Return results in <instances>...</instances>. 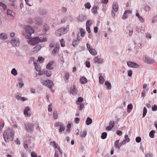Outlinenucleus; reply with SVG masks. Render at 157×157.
Masks as SVG:
<instances>
[{"label": "nucleus", "instance_id": "nucleus-1", "mask_svg": "<svg viewBox=\"0 0 157 157\" xmlns=\"http://www.w3.org/2000/svg\"><path fill=\"white\" fill-rule=\"evenodd\" d=\"M14 136V132L12 130H8L5 131L3 134V137L5 141L7 143L9 140L13 141Z\"/></svg>", "mask_w": 157, "mask_h": 157}, {"label": "nucleus", "instance_id": "nucleus-2", "mask_svg": "<svg viewBox=\"0 0 157 157\" xmlns=\"http://www.w3.org/2000/svg\"><path fill=\"white\" fill-rule=\"evenodd\" d=\"M43 41H45V40H41L39 37H36L31 38L28 41V42L30 44L34 45Z\"/></svg>", "mask_w": 157, "mask_h": 157}, {"label": "nucleus", "instance_id": "nucleus-3", "mask_svg": "<svg viewBox=\"0 0 157 157\" xmlns=\"http://www.w3.org/2000/svg\"><path fill=\"white\" fill-rule=\"evenodd\" d=\"M25 129L28 132L32 133L34 131V124L32 123L25 124Z\"/></svg>", "mask_w": 157, "mask_h": 157}, {"label": "nucleus", "instance_id": "nucleus-4", "mask_svg": "<svg viewBox=\"0 0 157 157\" xmlns=\"http://www.w3.org/2000/svg\"><path fill=\"white\" fill-rule=\"evenodd\" d=\"M66 29L65 28H60L56 31V34L57 36H61L67 32Z\"/></svg>", "mask_w": 157, "mask_h": 157}, {"label": "nucleus", "instance_id": "nucleus-5", "mask_svg": "<svg viewBox=\"0 0 157 157\" xmlns=\"http://www.w3.org/2000/svg\"><path fill=\"white\" fill-rule=\"evenodd\" d=\"M7 15L10 19L12 20L14 19L15 13L11 10L8 9L7 10Z\"/></svg>", "mask_w": 157, "mask_h": 157}, {"label": "nucleus", "instance_id": "nucleus-6", "mask_svg": "<svg viewBox=\"0 0 157 157\" xmlns=\"http://www.w3.org/2000/svg\"><path fill=\"white\" fill-rule=\"evenodd\" d=\"M42 83L44 85L47 86L49 88H51L54 85L52 81L50 80L44 81L42 82Z\"/></svg>", "mask_w": 157, "mask_h": 157}, {"label": "nucleus", "instance_id": "nucleus-7", "mask_svg": "<svg viewBox=\"0 0 157 157\" xmlns=\"http://www.w3.org/2000/svg\"><path fill=\"white\" fill-rule=\"evenodd\" d=\"M127 64L128 66L130 67L138 68L140 67V66L139 64L132 61H128L127 62Z\"/></svg>", "mask_w": 157, "mask_h": 157}, {"label": "nucleus", "instance_id": "nucleus-8", "mask_svg": "<svg viewBox=\"0 0 157 157\" xmlns=\"http://www.w3.org/2000/svg\"><path fill=\"white\" fill-rule=\"evenodd\" d=\"M26 32L30 36H31L32 34L34 32V30L32 27L29 25H27L25 28Z\"/></svg>", "mask_w": 157, "mask_h": 157}, {"label": "nucleus", "instance_id": "nucleus-9", "mask_svg": "<svg viewBox=\"0 0 157 157\" xmlns=\"http://www.w3.org/2000/svg\"><path fill=\"white\" fill-rule=\"evenodd\" d=\"M30 108L29 106L26 107L24 110V114L26 117H29L31 116L30 113Z\"/></svg>", "mask_w": 157, "mask_h": 157}, {"label": "nucleus", "instance_id": "nucleus-10", "mask_svg": "<svg viewBox=\"0 0 157 157\" xmlns=\"http://www.w3.org/2000/svg\"><path fill=\"white\" fill-rule=\"evenodd\" d=\"M42 19L40 17H36L35 18V22L38 25L40 26L42 24Z\"/></svg>", "mask_w": 157, "mask_h": 157}, {"label": "nucleus", "instance_id": "nucleus-11", "mask_svg": "<svg viewBox=\"0 0 157 157\" xmlns=\"http://www.w3.org/2000/svg\"><path fill=\"white\" fill-rule=\"evenodd\" d=\"M86 16L85 15L81 14L77 17V19L79 22L83 21L86 19Z\"/></svg>", "mask_w": 157, "mask_h": 157}, {"label": "nucleus", "instance_id": "nucleus-12", "mask_svg": "<svg viewBox=\"0 0 157 157\" xmlns=\"http://www.w3.org/2000/svg\"><path fill=\"white\" fill-rule=\"evenodd\" d=\"M50 145L53 146L55 148H57L58 150L60 152V153L61 154H62V152L60 149V147H58V145L56 144L55 141H53L52 142H51L50 143Z\"/></svg>", "mask_w": 157, "mask_h": 157}, {"label": "nucleus", "instance_id": "nucleus-13", "mask_svg": "<svg viewBox=\"0 0 157 157\" xmlns=\"http://www.w3.org/2000/svg\"><path fill=\"white\" fill-rule=\"evenodd\" d=\"M77 90L75 86L73 85V87L71 88L70 90V93L73 95H75L77 94Z\"/></svg>", "mask_w": 157, "mask_h": 157}, {"label": "nucleus", "instance_id": "nucleus-14", "mask_svg": "<svg viewBox=\"0 0 157 157\" xmlns=\"http://www.w3.org/2000/svg\"><path fill=\"white\" fill-rule=\"evenodd\" d=\"M145 62L149 64L152 63L154 62V60L151 59L150 57L145 56Z\"/></svg>", "mask_w": 157, "mask_h": 157}, {"label": "nucleus", "instance_id": "nucleus-15", "mask_svg": "<svg viewBox=\"0 0 157 157\" xmlns=\"http://www.w3.org/2000/svg\"><path fill=\"white\" fill-rule=\"evenodd\" d=\"M53 61H51L49 62L46 65V68L49 70H52L53 69V67H52V65L54 63Z\"/></svg>", "mask_w": 157, "mask_h": 157}, {"label": "nucleus", "instance_id": "nucleus-16", "mask_svg": "<svg viewBox=\"0 0 157 157\" xmlns=\"http://www.w3.org/2000/svg\"><path fill=\"white\" fill-rule=\"evenodd\" d=\"M41 48V47L40 45H37L33 49V52H37L40 50Z\"/></svg>", "mask_w": 157, "mask_h": 157}, {"label": "nucleus", "instance_id": "nucleus-17", "mask_svg": "<svg viewBox=\"0 0 157 157\" xmlns=\"http://www.w3.org/2000/svg\"><path fill=\"white\" fill-rule=\"evenodd\" d=\"M112 8L113 10L115 12H117L118 10V5L116 2L113 3Z\"/></svg>", "mask_w": 157, "mask_h": 157}, {"label": "nucleus", "instance_id": "nucleus-18", "mask_svg": "<svg viewBox=\"0 0 157 157\" xmlns=\"http://www.w3.org/2000/svg\"><path fill=\"white\" fill-rule=\"evenodd\" d=\"M80 40V39H78V35L77 40H74L72 42V45L74 47L77 46Z\"/></svg>", "mask_w": 157, "mask_h": 157}, {"label": "nucleus", "instance_id": "nucleus-19", "mask_svg": "<svg viewBox=\"0 0 157 157\" xmlns=\"http://www.w3.org/2000/svg\"><path fill=\"white\" fill-rule=\"evenodd\" d=\"M59 48V46H56L54 49L53 50L52 52V54L53 56H56V53L58 52Z\"/></svg>", "mask_w": 157, "mask_h": 157}, {"label": "nucleus", "instance_id": "nucleus-20", "mask_svg": "<svg viewBox=\"0 0 157 157\" xmlns=\"http://www.w3.org/2000/svg\"><path fill=\"white\" fill-rule=\"evenodd\" d=\"M47 12V10L46 9H40L38 12L39 14L40 15H44Z\"/></svg>", "mask_w": 157, "mask_h": 157}, {"label": "nucleus", "instance_id": "nucleus-21", "mask_svg": "<svg viewBox=\"0 0 157 157\" xmlns=\"http://www.w3.org/2000/svg\"><path fill=\"white\" fill-rule=\"evenodd\" d=\"M1 39L3 40H5L7 38V35L5 33H1L0 35Z\"/></svg>", "mask_w": 157, "mask_h": 157}, {"label": "nucleus", "instance_id": "nucleus-22", "mask_svg": "<svg viewBox=\"0 0 157 157\" xmlns=\"http://www.w3.org/2000/svg\"><path fill=\"white\" fill-rule=\"evenodd\" d=\"M119 140H116L114 142V147L117 149L118 150H119L120 149V145H118L119 142Z\"/></svg>", "mask_w": 157, "mask_h": 157}, {"label": "nucleus", "instance_id": "nucleus-23", "mask_svg": "<svg viewBox=\"0 0 157 157\" xmlns=\"http://www.w3.org/2000/svg\"><path fill=\"white\" fill-rule=\"evenodd\" d=\"M89 51L90 54L93 55H96L97 54V52L96 50L93 48L89 49Z\"/></svg>", "mask_w": 157, "mask_h": 157}, {"label": "nucleus", "instance_id": "nucleus-24", "mask_svg": "<svg viewBox=\"0 0 157 157\" xmlns=\"http://www.w3.org/2000/svg\"><path fill=\"white\" fill-rule=\"evenodd\" d=\"M43 74H45L46 76L48 77H50L52 74V72L50 71H43Z\"/></svg>", "mask_w": 157, "mask_h": 157}, {"label": "nucleus", "instance_id": "nucleus-25", "mask_svg": "<svg viewBox=\"0 0 157 157\" xmlns=\"http://www.w3.org/2000/svg\"><path fill=\"white\" fill-rule=\"evenodd\" d=\"M80 80L81 82V83L82 84H84L87 82V79L84 77H82L81 78Z\"/></svg>", "mask_w": 157, "mask_h": 157}, {"label": "nucleus", "instance_id": "nucleus-26", "mask_svg": "<svg viewBox=\"0 0 157 157\" xmlns=\"http://www.w3.org/2000/svg\"><path fill=\"white\" fill-rule=\"evenodd\" d=\"M11 43L13 46H17V44H19V43H18V41L16 40L13 39L11 41Z\"/></svg>", "mask_w": 157, "mask_h": 157}, {"label": "nucleus", "instance_id": "nucleus-27", "mask_svg": "<svg viewBox=\"0 0 157 157\" xmlns=\"http://www.w3.org/2000/svg\"><path fill=\"white\" fill-rule=\"evenodd\" d=\"M83 101V99L82 97H78V100L76 101V103L77 104H79V103H82V102Z\"/></svg>", "mask_w": 157, "mask_h": 157}, {"label": "nucleus", "instance_id": "nucleus-28", "mask_svg": "<svg viewBox=\"0 0 157 157\" xmlns=\"http://www.w3.org/2000/svg\"><path fill=\"white\" fill-rule=\"evenodd\" d=\"M105 84L106 86H107V90H109L111 88V84L108 81H105Z\"/></svg>", "mask_w": 157, "mask_h": 157}, {"label": "nucleus", "instance_id": "nucleus-29", "mask_svg": "<svg viewBox=\"0 0 157 157\" xmlns=\"http://www.w3.org/2000/svg\"><path fill=\"white\" fill-rule=\"evenodd\" d=\"M34 64L36 70L38 72L40 71L41 69L40 66H38L37 64L35 62H34Z\"/></svg>", "mask_w": 157, "mask_h": 157}, {"label": "nucleus", "instance_id": "nucleus-30", "mask_svg": "<svg viewBox=\"0 0 157 157\" xmlns=\"http://www.w3.org/2000/svg\"><path fill=\"white\" fill-rule=\"evenodd\" d=\"M87 135V132L86 131H84L83 132H80V135L81 137H85Z\"/></svg>", "mask_w": 157, "mask_h": 157}, {"label": "nucleus", "instance_id": "nucleus-31", "mask_svg": "<svg viewBox=\"0 0 157 157\" xmlns=\"http://www.w3.org/2000/svg\"><path fill=\"white\" fill-rule=\"evenodd\" d=\"M92 119L90 117L87 118V120L86 121V123L87 125H89L92 123Z\"/></svg>", "mask_w": 157, "mask_h": 157}, {"label": "nucleus", "instance_id": "nucleus-32", "mask_svg": "<svg viewBox=\"0 0 157 157\" xmlns=\"http://www.w3.org/2000/svg\"><path fill=\"white\" fill-rule=\"evenodd\" d=\"M99 82L100 84H103L104 82V79L103 77L100 75L99 76Z\"/></svg>", "mask_w": 157, "mask_h": 157}, {"label": "nucleus", "instance_id": "nucleus-33", "mask_svg": "<svg viewBox=\"0 0 157 157\" xmlns=\"http://www.w3.org/2000/svg\"><path fill=\"white\" fill-rule=\"evenodd\" d=\"M11 73L14 76H16L17 74V71L16 70L15 68H13L11 71Z\"/></svg>", "mask_w": 157, "mask_h": 157}, {"label": "nucleus", "instance_id": "nucleus-34", "mask_svg": "<svg viewBox=\"0 0 157 157\" xmlns=\"http://www.w3.org/2000/svg\"><path fill=\"white\" fill-rule=\"evenodd\" d=\"M97 7L96 6H94L92 9L91 11L92 13L94 14L97 13Z\"/></svg>", "mask_w": 157, "mask_h": 157}, {"label": "nucleus", "instance_id": "nucleus-35", "mask_svg": "<svg viewBox=\"0 0 157 157\" xmlns=\"http://www.w3.org/2000/svg\"><path fill=\"white\" fill-rule=\"evenodd\" d=\"M155 132V131L152 130L149 133V136L151 138H153L154 137V134Z\"/></svg>", "mask_w": 157, "mask_h": 157}, {"label": "nucleus", "instance_id": "nucleus-36", "mask_svg": "<svg viewBox=\"0 0 157 157\" xmlns=\"http://www.w3.org/2000/svg\"><path fill=\"white\" fill-rule=\"evenodd\" d=\"M92 24V22H91V21L90 20H88L86 24V27L87 26H90Z\"/></svg>", "mask_w": 157, "mask_h": 157}, {"label": "nucleus", "instance_id": "nucleus-37", "mask_svg": "<svg viewBox=\"0 0 157 157\" xmlns=\"http://www.w3.org/2000/svg\"><path fill=\"white\" fill-rule=\"evenodd\" d=\"M59 127L60 129H59V132H61L62 131H64L65 129V127L63 125V123L61 125H60V126Z\"/></svg>", "mask_w": 157, "mask_h": 157}, {"label": "nucleus", "instance_id": "nucleus-38", "mask_svg": "<svg viewBox=\"0 0 157 157\" xmlns=\"http://www.w3.org/2000/svg\"><path fill=\"white\" fill-rule=\"evenodd\" d=\"M107 136V133L106 132H104L102 133L101 137L102 139H104L106 138Z\"/></svg>", "mask_w": 157, "mask_h": 157}, {"label": "nucleus", "instance_id": "nucleus-39", "mask_svg": "<svg viewBox=\"0 0 157 157\" xmlns=\"http://www.w3.org/2000/svg\"><path fill=\"white\" fill-rule=\"evenodd\" d=\"M43 28L44 30L45 31L48 30L49 29V26L46 24H44V25Z\"/></svg>", "mask_w": 157, "mask_h": 157}, {"label": "nucleus", "instance_id": "nucleus-40", "mask_svg": "<svg viewBox=\"0 0 157 157\" xmlns=\"http://www.w3.org/2000/svg\"><path fill=\"white\" fill-rule=\"evenodd\" d=\"M147 109L146 107H144L143 109V117H144L147 113Z\"/></svg>", "mask_w": 157, "mask_h": 157}, {"label": "nucleus", "instance_id": "nucleus-41", "mask_svg": "<svg viewBox=\"0 0 157 157\" xmlns=\"http://www.w3.org/2000/svg\"><path fill=\"white\" fill-rule=\"evenodd\" d=\"M80 32L81 33V35L82 37H84L85 35V31L83 29H81L80 30Z\"/></svg>", "mask_w": 157, "mask_h": 157}, {"label": "nucleus", "instance_id": "nucleus-42", "mask_svg": "<svg viewBox=\"0 0 157 157\" xmlns=\"http://www.w3.org/2000/svg\"><path fill=\"white\" fill-rule=\"evenodd\" d=\"M0 6L2 7L4 10H6L7 8V6L6 5L2 2L0 3Z\"/></svg>", "mask_w": 157, "mask_h": 157}, {"label": "nucleus", "instance_id": "nucleus-43", "mask_svg": "<svg viewBox=\"0 0 157 157\" xmlns=\"http://www.w3.org/2000/svg\"><path fill=\"white\" fill-rule=\"evenodd\" d=\"M133 108V106L132 105V104H129L127 106V111L129 113V112L128 111V109H132Z\"/></svg>", "mask_w": 157, "mask_h": 157}, {"label": "nucleus", "instance_id": "nucleus-44", "mask_svg": "<svg viewBox=\"0 0 157 157\" xmlns=\"http://www.w3.org/2000/svg\"><path fill=\"white\" fill-rule=\"evenodd\" d=\"M58 115L56 112H54L53 114V117L55 119H56L57 118Z\"/></svg>", "mask_w": 157, "mask_h": 157}, {"label": "nucleus", "instance_id": "nucleus-45", "mask_svg": "<svg viewBox=\"0 0 157 157\" xmlns=\"http://www.w3.org/2000/svg\"><path fill=\"white\" fill-rule=\"evenodd\" d=\"M44 61V59L42 57H39L38 58V61L40 63H41Z\"/></svg>", "mask_w": 157, "mask_h": 157}, {"label": "nucleus", "instance_id": "nucleus-46", "mask_svg": "<svg viewBox=\"0 0 157 157\" xmlns=\"http://www.w3.org/2000/svg\"><path fill=\"white\" fill-rule=\"evenodd\" d=\"M78 105H79V109L80 110H82L84 107V104L82 103H79V104H77Z\"/></svg>", "mask_w": 157, "mask_h": 157}, {"label": "nucleus", "instance_id": "nucleus-47", "mask_svg": "<svg viewBox=\"0 0 157 157\" xmlns=\"http://www.w3.org/2000/svg\"><path fill=\"white\" fill-rule=\"evenodd\" d=\"M128 18V15L125 13L124 12V15L122 17V18L123 19H125Z\"/></svg>", "mask_w": 157, "mask_h": 157}, {"label": "nucleus", "instance_id": "nucleus-48", "mask_svg": "<svg viewBox=\"0 0 157 157\" xmlns=\"http://www.w3.org/2000/svg\"><path fill=\"white\" fill-rule=\"evenodd\" d=\"M21 48L23 50H29V48L26 45H24L22 46Z\"/></svg>", "mask_w": 157, "mask_h": 157}, {"label": "nucleus", "instance_id": "nucleus-49", "mask_svg": "<svg viewBox=\"0 0 157 157\" xmlns=\"http://www.w3.org/2000/svg\"><path fill=\"white\" fill-rule=\"evenodd\" d=\"M99 58L97 57H95L93 59V61L94 63H96L98 62Z\"/></svg>", "mask_w": 157, "mask_h": 157}, {"label": "nucleus", "instance_id": "nucleus-50", "mask_svg": "<svg viewBox=\"0 0 157 157\" xmlns=\"http://www.w3.org/2000/svg\"><path fill=\"white\" fill-rule=\"evenodd\" d=\"M85 7L86 8L89 9L91 7V5L90 3L88 2L85 4Z\"/></svg>", "mask_w": 157, "mask_h": 157}, {"label": "nucleus", "instance_id": "nucleus-51", "mask_svg": "<svg viewBox=\"0 0 157 157\" xmlns=\"http://www.w3.org/2000/svg\"><path fill=\"white\" fill-rule=\"evenodd\" d=\"M125 140V141L127 142H128L130 141V139L128 138V136L127 135H125L124 136Z\"/></svg>", "mask_w": 157, "mask_h": 157}, {"label": "nucleus", "instance_id": "nucleus-52", "mask_svg": "<svg viewBox=\"0 0 157 157\" xmlns=\"http://www.w3.org/2000/svg\"><path fill=\"white\" fill-rule=\"evenodd\" d=\"M60 44L61 45L62 47H64L65 46V44L64 42V40L63 39H62L60 40Z\"/></svg>", "mask_w": 157, "mask_h": 157}, {"label": "nucleus", "instance_id": "nucleus-53", "mask_svg": "<svg viewBox=\"0 0 157 157\" xmlns=\"http://www.w3.org/2000/svg\"><path fill=\"white\" fill-rule=\"evenodd\" d=\"M31 155L32 157H37V155H36L35 152L34 151L32 152L31 154Z\"/></svg>", "mask_w": 157, "mask_h": 157}, {"label": "nucleus", "instance_id": "nucleus-54", "mask_svg": "<svg viewBox=\"0 0 157 157\" xmlns=\"http://www.w3.org/2000/svg\"><path fill=\"white\" fill-rule=\"evenodd\" d=\"M157 110V106L156 105H154L152 107V110L153 111H155Z\"/></svg>", "mask_w": 157, "mask_h": 157}, {"label": "nucleus", "instance_id": "nucleus-55", "mask_svg": "<svg viewBox=\"0 0 157 157\" xmlns=\"http://www.w3.org/2000/svg\"><path fill=\"white\" fill-rule=\"evenodd\" d=\"M136 141L137 143H140L141 140V138L140 137H137L136 138Z\"/></svg>", "mask_w": 157, "mask_h": 157}, {"label": "nucleus", "instance_id": "nucleus-56", "mask_svg": "<svg viewBox=\"0 0 157 157\" xmlns=\"http://www.w3.org/2000/svg\"><path fill=\"white\" fill-rule=\"evenodd\" d=\"M61 10L63 13H66L67 12V9L66 7H63L62 8Z\"/></svg>", "mask_w": 157, "mask_h": 157}, {"label": "nucleus", "instance_id": "nucleus-57", "mask_svg": "<svg viewBox=\"0 0 157 157\" xmlns=\"http://www.w3.org/2000/svg\"><path fill=\"white\" fill-rule=\"evenodd\" d=\"M114 124V122L113 121H111L109 122V126H110L112 128H113Z\"/></svg>", "mask_w": 157, "mask_h": 157}, {"label": "nucleus", "instance_id": "nucleus-58", "mask_svg": "<svg viewBox=\"0 0 157 157\" xmlns=\"http://www.w3.org/2000/svg\"><path fill=\"white\" fill-rule=\"evenodd\" d=\"M35 58L33 57H31L30 60L28 61V63L29 64L31 63L33 61H34Z\"/></svg>", "mask_w": 157, "mask_h": 157}, {"label": "nucleus", "instance_id": "nucleus-59", "mask_svg": "<svg viewBox=\"0 0 157 157\" xmlns=\"http://www.w3.org/2000/svg\"><path fill=\"white\" fill-rule=\"evenodd\" d=\"M52 110V104H50L48 105V111L49 112H51Z\"/></svg>", "mask_w": 157, "mask_h": 157}, {"label": "nucleus", "instance_id": "nucleus-60", "mask_svg": "<svg viewBox=\"0 0 157 157\" xmlns=\"http://www.w3.org/2000/svg\"><path fill=\"white\" fill-rule=\"evenodd\" d=\"M151 9L150 7L148 6H146L145 7V10L146 11H149Z\"/></svg>", "mask_w": 157, "mask_h": 157}, {"label": "nucleus", "instance_id": "nucleus-61", "mask_svg": "<svg viewBox=\"0 0 157 157\" xmlns=\"http://www.w3.org/2000/svg\"><path fill=\"white\" fill-rule=\"evenodd\" d=\"M132 71L131 70H129L128 71V76L131 77L132 75Z\"/></svg>", "mask_w": 157, "mask_h": 157}, {"label": "nucleus", "instance_id": "nucleus-62", "mask_svg": "<svg viewBox=\"0 0 157 157\" xmlns=\"http://www.w3.org/2000/svg\"><path fill=\"white\" fill-rule=\"evenodd\" d=\"M79 118L78 117H76L75 118V122L76 124H78L79 122Z\"/></svg>", "mask_w": 157, "mask_h": 157}, {"label": "nucleus", "instance_id": "nucleus-63", "mask_svg": "<svg viewBox=\"0 0 157 157\" xmlns=\"http://www.w3.org/2000/svg\"><path fill=\"white\" fill-rule=\"evenodd\" d=\"M86 66L87 67L89 68L90 67V62L86 61L85 62Z\"/></svg>", "mask_w": 157, "mask_h": 157}, {"label": "nucleus", "instance_id": "nucleus-64", "mask_svg": "<svg viewBox=\"0 0 157 157\" xmlns=\"http://www.w3.org/2000/svg\"><path fill=\"white\" fill-rule=\"evenodd\" d=\"M62 124V123L58 122L56 123L55 124V126L56 127H57L58 126L60 127V125H61Z\"/></svg>", "mask_w": 157, "mask_h": 157}]
</instances>
